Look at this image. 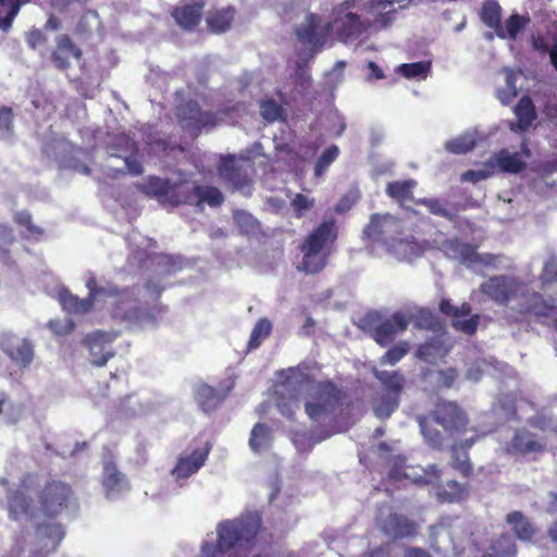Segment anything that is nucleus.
Returning <instances> with one entry per match:
<instances>
[{"instance_id": "obj_53", "label": "nucleus", "mask_w": 557, "mask_h": 557, "mask_svg": "<svg viewBox=\"0 0 557 557\" xmlns=\"http://www.w3.org/2000/svg\"><path fill=\"white\" fill-rule=\"evenodd\" d=\"M418 422L421 429V432L426 441V443L432 448H440L442 445L443 436L438 430H431L429 426V417L420 416L418 417Z\"/></svg>"}, {"instance_id": "obj_16", "label": "nucleus", "mask_w": 557, "mask_h": 557, "mask_svg": "<svg viewBox=\"0 0 557 557\" xmlns=\"http://www.w3.org/2000/svg\"><path fill=\"white\" fill-rule=\"evenodd\" d=\"M117 335L116 332L95 331L83 338L82 344L89 351L91 364L103 367L115 356L113 349L107 350L106 348L116 339Z\"/></svg>"}, {"instance_id": "obj_63", "label": "nucleus", "mask_w": 557, "mask_h": 557, "mask_svg": "<svg viewBox=\"0 0 557 557\" xmlns=\"http://www.w3.org/2000/svg\"><path fill=\"white\" fill-rule=\"evenodd\" d=\"M122 159L125 162L126 172L131 175L138 176L144 173V166L137 158L133 156H125Z\"/></svg>"}, {"instance_id": "obj_28", "label": "nucleus", "mask_w": 557, "mask_h": 557, "mask_svg": "<svg viewBox=\"0 0 557 557\" xmlns=\"http://www.w3.org/2000/svg\"><path fill=\"white\" fill-rule=\"evenodd\" d=\"M513 113L517 117L515 123H510L511 131L527 132L536 120L537 114L535 106L529 96H523L513 108Z\"/></svg>"}, {"instance_id": "obj_26", "label": "nucleus", "mask_w": 557, "mask_h": 557, "mask_svg": "<svg viewBox=\"0 0 557 557\" xmlns=\"http://www.w3.org/2000/svg\"><path fill=\"white\" fill-rule=\"evenodd\" d=\"M184 189L188 194V201L184 205L202 206L207 203L212 208L220 207L224 202V196L221 190L214 186L195 185L190 187L184 182Z\"/></svg>"}, {"instance_id": "obj_6", "label": "nucleus", "mask_w": 557, "mask_h": 557, "mask_svg": "<svg viewBox=\"0 0 557 557\" xmlns=\"http://www.w3.org/2000/svg\"><path fill=\"white\" fill-rule=\"evenodd\" d=\"M524 284L515 276L498 274L480 284L479 290L498 306H507L520 295Z\"/></svg>"}, {"instance_id": "obj_54", "label": "nucleus", "mask_w": 557, "mask_h": 557, "mask_svg": "<svg viewBox=\"0 0 557 557\" xmlns=\"http://www.w3.org/2000/svg\"><path fill=\"white\" fill-rule=\"evenodd\" d=\"M409 352V345L407 342H400L399 344L389 348L381 358L380 364L395 366Z\"/></svg>"}, {"instance_id": "obj_23", "label": "nucleus", "mask_w": 557, "mask_h": 557, "mask_svg": "<svg viewBox=\"0 0 557 557\" xmlns=\"http://www.w3.org/2000/svg\"><path fill=\"white\" fill-rule=\"evenodd\" d=\"M71 57L81 60L83 58V51L69 35H60L55 39V48L51 53V61L58 70L65 71L71 65Z\"/></svg>"}, {"instance_id": "obj_11", "label": "nucleus", "mask_w": 557, "mask_h": 557, "mask_svg": "<svg viewBox=\"0 0 557 557\" xmlns=\"http://www.w3.org/2000/svg\"><path fill=\"white\" fill-rule=\"evenodd\" d=\"M433 420L449 433H462L469 419L465 410L455 401L440 399L431 412Z\"/></svg>"}, {"instance_id": "obj_19", "label": "nucleus", "mask_w": 557, "mask_h": 557, "mask_svg": "<svg viewBox=\"0 0 557 557\" xmlns=\"http://www.w3.org/2000/svg\"><path fill=\"white\" fill-rule=\"evenodd\" d=\"M205 7L206 0H199L194 3L176 5L171 10L170 14L182 30L191 33L199 26Z\"/></svg>"}, {"instance_id": "obj_44", "label": "nucleus", "mask_w": 557, "mask_h": 557, "mask_svg": "<svg viewBox=\"0 0 557 557\" xmlns=\"http://www.w3.org/2000/svg\"><path fill=\"white\" fill-rule=\"evenodd\" d=\"M15 242L13 228L5 224H0V263L4 265L14 264L11 257V247Z\"/></svg>"}, {"instance_id": "obj_41", "label": "nucleus", "mask_w": 557, "mask_h": 557, "mask_svg": "<svg viewBox=\"0 0 557 557\" xmlns=\"http://www.w3.org/2000/svg\"><path fill=\"white\" fill-rule=\"evenodd\" d=\"M29 0H0V29L9 32L21 5Z\"/></svg>"}, {"instance_id": "obj_49", "label": "nucleus", "mask_w": 557, "mask_h": 557, "mask_svg": "<svg viewBox=\"0 0 557 557\" xmlns=\"http://www.w3.org/2000/svg\"><path fill=\"white\" fill-rule=\"evenodd\" d=\"M271 332L272 323L268 319L263 318L258 320L250 333L248 348H258L261 345V343L270 336Z\"/></svg>"}, {"instance_id": "obj_8", "label": "nucleus", "mask_w": 557, "mask_h": 557, "mask_svg": "<svg viewBox=\"0 0 557 557\" xmlns=\"http://www.w3.org/2000/svg\"><path fill=\"white\" fill-rule=\"evenodd\" d=\"M40 504L47 516H58L64 510L76 508V498L70 485L53 481L47 484L40 495Z\"/></svg>"}, {"instance_id": "obj_36", "label": "nucleus", "mask_w": 557, "mask_h": 557, "mask_svg": "<svg viewBox=\"0 0 557 557\" xmlns=\"http://www.w3.org/2000/svg\"><path fill=\"white\" fill-rule=\"evenodd\" d=\"M416 185L417 182L411 178L405 181H393L387 183L385 193L389 198L403 206L407 201H414L413 188Z\"/></svg>"}, {"instance_id": "obj_25", "label": "nucleus", "mask_w": 557, "mask_h": 557, "mask_svg": "<svg viewBox=\"0 0 557 557\" xmlns=\"http://www.w3.org/2000/svg\"><path fill=\"white\" fill-rule=\"evenodd\" d=\"M399 222L393 215L373 213L370 216L369 223L366 225L363 233L372 240H381L386 243L389 238V233L396 232Z\"/></svg>"}, {"instance_id": "obj_5", "label": "nucleus", "mask_w": 557, "mask_h": 557, "mask_svg": "<svg viewBox=\"0 0 557 557\" xmlns=\"http://www.w3.org/2000/svg\"><path fill=\"white\" fill-rule=\"evenodd\" d=\"M136 187L141 194L157 199L164 207L175 208L188 201V194L184 189V182L171 183L169 178L149 175L143 183L137 184Z\"/></svg>"}, {"instance_id": "obj_3", "label": "nucleus", "mask_w": 557, "mask_h": 557, "mask_svg": "<svg viewBox=\"0 0 557 557\" xmlns=\"http://www.w3.org/2000/svg\"><path fill=\"white\" fill-rule=\"evenodd\" d=\"M86 287L88 289V296L86 298L90 299L94 306L97 297L99 296H116V300L112 308V317L114 319L131 324H140L151 320L149 312L145 308L135 304L136 298L131 288H124L121 292H117L115 288L107 290L104 287L97 285V281L94 276L87 280Z\"/></svg>"}, {"instance_id": "obj_58", "label": "nucleus", "mask_w": 557, "mask_h": 557, "mask_svg": "<svg viewBox=\"0 0 557 557\" xmlns=\"http://www.w3.org/2000/svg\"><path fill=\"white\" fill-rule=\"evenodd\" d=\"M14 113L10 107L0 108V138L7 139L13 135Z\"/></svg>"}, {"instance_id": "obj_10", "label": "nucleus", "mask_w": 557, "mask_h": 557, "mask_svg": "<svg viewBox=\"0 0 557 557\" xmlns=\"http://www.w3.org/2000/svg\"><path fill=\"white\" fill-rule=\"evenodd\" d=\"M348 7V1L343 3L331 22L332 29H335L338 39L343 42L359 38L373 26L370 20H362L360 15L347 11Z\"/></svg>"}, {"instance_id": "obj_39", "label": "nucleus", "mask_w": 557, "mask_h": 557, "mask_svg": "<svg viewBox=\"0 0 557 557\" xmlns=\"http://www.w3.org/2000/svg\"><path fill=\"white\" fill-rule=\"evenodd\" d=\"M272 440L271 428L265 423L258 422L251 430L249 446L256 453L267 450L271 447Z\"/></svg>"}, {"instance_id": "obj_52", "label": "nucleus", "mask_w": 557, "mask_h": 557, "mask_svg": "<svg viewBox=\"0 0 557 557\" xmlns=\"http://www.w3.org/2000/svg\"><path fill=\"white\" fill-rule=\"evenodd\" d=\"M339 148L336 145L327 147L322 154L318 158L314 165V175L321 176L327 168L338 158Z\"/></svg>"}, {"instance_id": "obj_40", "label": "nucleus", "mask_w": 557, "mask_h": 557, "mask_svg": "<svg viewBox=\"0 0 557 557\" xmlns=\"http://www.w3.org/2000/svg\"><path fill=\"white\" fill-rule=\"evenodd\" d=\"M465 486L455 480L436 486V497L442 503H458L465 498Z\"/></svg>"}, {"instance_id": "obj_43", "label": "nucleus", "mask_w": 557, "mask_h": 557, "mask_svg": "<svg viewBox=\"0 0 557 557\" xmlns=\"http://www.w3.org/2000/svg\"><path fill=\"white\" fill-rule=\"evenodd\" d=\"M505 87L496 90V98L503 106H508L517 96L518 74L511 69H505Z\"/></svg>"}, {"instance_id": "obj_14", "label": "nucleus", "mask_w": 557, "mask_h": 557, "mask_svg": "<svg viewBox=\"0 0 557 557\" xmlns=\"http://www.w3.org/2000/svg\"><path fill=\"white\" fill-rule=\"evenodd\" d=\"M331 30V22H324L317 13H309L306 22L296 28V36L301 44L319 50L325 45Z\"/></svg>"}, {"instance_id": "obj_29", "label": "nucleus", "mask_w": 557, "mask_h": 557, "mask_svg": "<svg viewBox=\"0 0 557 557\" xmlns=\"http://www.w3.org/2000/svg\"><path fill=\"white\" fill-rule=\"evenodd\" d=\"M7 484L8 482L5 480H1V488L8 493V510L10 518L13 520L22 518L32 520L33 513L29 507V500L18 491L13 493L7 487Z\"/></svg>"}, {"instance_id": "obj_61", "label": "nucleus", "mask_w": 557, "mask_h": 557, "mask_svg": "<svg viewBox=\"0 0 557 557\" xmlns=\"http://www.w3.org/2000/svg\"><path fill=\"white\" fill-rule=\"evenodd\" d=\"M214 436L210 432H201L195 438V447L191 453H210L213 448Z\"/></svg>"}, {"instance_id": "obj_7", "label": "nucleus", "mask_w": 557, "mask_h": 557, "mask_svg": "<svg viewBox=\"0 0 557 557\" xmlns=\"http://www.w3.org/2000/svg\"><path fill=\"white\" fill-rule=\"evenodd\" d=\"M519 296H521L523 300L519 305L518 310L506 315V320L510 325L525 322L531 315L535 318H548L556 308L554 299H546L539 292L524 293L522 288Z\"/></svg>"}, {"instance_id": "obj_27", "label": "nucleus", "mask_w": 557, "mask_h": 557, "mask_svg": "<svg viewBox=\"0 0 557 557\" xmlns=\"http://www.w3.org/2000/svg\"><path fill=\"white\" fill-rule=\"evenodd\" d=\"M389 475L395 480L406 478L414 483L434 484L438 479V469L435 465H429L426 468L420 466L399 468L395 461L394 468L391 470Z\"/></svg>"}, {"instance_id": "obj_18", "label": "nucleus", "mask_w": 557, "mask_h": 557, "mask_svg": "<svg viewBox=\"0 0 557 557\" xmlns=\"http://www.w3.org/2000/svg\"><path fill=\"white\" fill-rule=\"evenodd\" d=\"M409 325V319L403 312H395L381 321L373 330V339L382 347L394 342L398 334L404 333Z\"/></svg>"}, {"instance_id": "obj_1", "label": "nucleus", "mask_w": 557, "mask_h": 557, "mask_svg": "<svg viewBox=\"0 0 557 557\" xmlns=\"http://www.w3.org/2000/svg\"><path fill=\"white\" fill-rule=\"evenodd\" d=\"M261 524L258 512H247L234 520H226L218 524V543L206 541L201 547L200 557H225L227 550L255 539Z\"/></svg>"}, {"instance_id": "obj_2", "label": "nucleus", "mask_w": 557, "mask_h": 557, "mask_svg": "<svg viewBox=\"0 0 557 557\" xmlns=\"http://www.w3.org/2000/svg\"><path fill=\"white\" fill-rule=\"evenodd\" d=\"M338 237V227L334 219L323 220L304 239L300 245L302 260L298 270L307 274L321 272L329 259L330 250Z\"/></svg>"}, {"instance_id": "obj_35", "label": "nucleus", "mask_w": 557, "mask_h": 557, "mask_svg": "<svg viewBox=\"0 0 557 557\" xmlns=\"http://www.w3.org/2000/svg\"><path fill=\"white\" fill-rule=\"evenodd\" d=\"M13 222L24 230L21 231L23 238L28 240H40L45 235V230L36 225L33 221V215L27 210H21L14 213Z\"/></svg>"}, {"instance_id": "obj_62", "label": "nucleus", "mask_w": 557, "mask_h": 557, "mask_svg": "<svg viewBox=\"0 0 557 557\" xmlns=\"http://www.w3.org/2000/svg\"><path fill=\"white\" fill-rule=\"evenodd\" d=\"M450 465L465 475H468L472 471L469 455H453Z\"/></svg>"}, {"instance_id": "obj_30", "label": "nucleus", "mask_w": 557, "mask_h": 557, "mask_svg": "<svg viewBox=\"0 0 557 557\" xmlns=\"http://www.w3.org/2000/svg\"><path fill=\"white\" fill-rule=\"evenodd\" d=\"M235 13V8L232 5L209 10L206 17L208 29L214 34L227 32L234 22Z\"/></svg>"}, {"instance_id": "obj_37", "label": "nucleus", "mask_w": 557, "mask_h": 557, "mask_svg": "<svg viewBox=\"0 0 557 557\" xmlns=\"http://www.w3.org/2000/svg\"><path fill=\"white\" fill-rule=\"evenodd\" d=\"M495 163L502 172L510 174H518L527 166L519 152L511 153L507 149H502L495 156Z\"/></svg>"}, {"instance_id": "obj_13", "label": "nucleus", "mask_w": 557, "mask_h": 557, "mask_svg": "<svg viewBox=\"0 0 557 557\" xmlns=\"http://www.w3.org/2000/svg\"><path fill=\"white\" fill-rule=\"evenodd\" d=\"M0 348L20 369H28L35 358L34 344L13 333H5L0 338Z\"/></svg>"}, {"instance_id": "obj_38", "label": "nucleus", "mask_w": 557, "mask_h": 557, "mask_svg": "<svg viewBox=\"0 0 557 557\" xmlns=\"http://www.w3.org/2000/svg\"><path fill=\"white\" fill-rule=\"evenodd\" d=\"M506 522L511 527V530L518 540L531 541L534 534V528L522 512L512 511L508 513Z\"/></svg>"}, {"instance_id": "obj_42", "label": "nucleus", "mask_w": 557, "mask_h": 557, "mask_svg": "<svg viewBox=\"0 0 557 557\" xmlns=\"http://www.w3.org/2000/svg\"><path fill=\"white\" fill-rule=\"evenodd\" d=\"M448 248L455 253V257L463 264H474L481 261L476 248L468 243L458 239L448 242Z\"/></svg>"}, {"instance_id": "obj_48", "label": "nucleus", "mask_w": 557, "mask_h": 557, "mask_svg": "<svg viewBox=\"0 0 557 557\" xmlns=\"http://www.w3.org/2000/svg\"><path fill=\"white\" fill-rule=\"evenodd\" d=\"M414 202L420 206H424L430 213L445 218L449 221H453L455 215L448 209V203L446 200L440 198H419L416 199Z\"/></svg>"}, {"instance_id": "obj_34", "label": "nucleus", "mask_w": 557, "mask_h": 557, "mask_svg": "<svg viewBox=\"0 0 557 557\" xmlns=\"http://www.w3.org/2000/svg\"><path fill=\"white\" fill-rule=\"evenodd\" d=\"M372 373L387 391V394L400 396L404 392L406 379L400 371H381L373 369Z\"/></svg>"}, {"instance_id": "obj_56", "label": "nucleus", "mask_w": 557, "mask_h": 557, "mask_svg": "<svg viewBox=\"0 0 557 557\" xmlns=\"http://www.w3.org/2000/svg\"><path fill=\"white\" fill-rule=\"evenodd\" d=\"M314 206L315 200L313 198H309L300 193L296 194L290 201V207L294 210V216L297 219L305 216L308 211L314 208Z\"/></svg>"}, {"instance_id": "obj_50", "label": "nucleus", "mask_w": 557, "mask_h": 557, "mask_svg": "<svg viewBox=\"0 0 557 557\" xmlns=\"http://www.w3.org/2000/svg\"><path fill=\"white\" fill-rule=\"evenodd\" d=\"M233 219L243 234H255L259 230V222L252 214L247 211L235 210L233 212Z\"/></svg>"}, {"instance_id": "obj_22", "label": "nucleus", "mask_w": 557, "mask_h": 557, "mask_svg": "<svg viewBox=\"0 0 557 557\" xmlns=\"http://www.w3.org/2000/svg\"><path fill=\"white\" fill-rule=\"evenodd\" d=\"M64 536V530L59 523H46L38 525L36 537L38 540V552H34L33 557H44L57 549Z\"/></svg>"}, {"instance_id": "obj_31", "label": "nucleus", "mask_w": 557, "mask_h": 557, "mask_svg": "<svg viewBox=\"0 0 557 557\" xmlns=\"http://www.w3.org/2000/svg\"><path fill=\"white\" fill-rule=\"evenodd\" d=\"M208 455L181 456L171 471L176 481L187 479L196 473L206 462Z\"/></svg>"}, {"instance_id": "obj_17", "label": "nucleus", "mask_w": 557, "mask_h": 557, "mask_svg": "<svg viewBox=\"0 0 557 557\" xmlns=\"http://www.w3.org/2000/svg\"><path fill=\"white\" fill-rule=\"evenodd\" d=\"M440 311L447 315L454 318L451 321V326L468 335H473L479 326L480 315L473 314L469 319L460 320L461 317L470 315L472 308L470 304L463 302L460 307L454 306L449 299H442L440 302Z\"/></svg>"}, {"instance_id": "obj_57", "label": "nucleus", "mask_w": 557, "mask_h": 557, "mask_svg": "<svg viewBox=\"0 0 557 557\" xmlns=\"http://www.w3.org/2000/svg\"><path fill=\"white\" fill-rule=\"evenodd\" d=\"M529 22V17H524L519 14L510 15L504 26L505 38L509 37L511 39H516L517 35L527 26Z\"/></svg>"}, {"instance_id": "obj_47", "label": "nucleus", "mask_w": 557, "mask_h": 557, "mask_svg": "<svg viewBox=\"0 0 557 557\" xmlns=\"http://www.w3.org/2000/svg\"><path fill=\"white\" fill-rule=\"evenodd\" d=\"M400 403V396L387 394L374 401L373 411L380 419H387L397 410Z\"/></svg>"}, {"instance_id": "obj_33", "label": "nucleus", "mask_w": 557, "mask_h": 557, "mask_svg": "<svg viewBox=\"0 0 557 557\" xmlns=\"http://www.w3.org/2000/svg\"><path fill=\"white\" fill-rule=\"evenodd\" d=\"M502 7L496 0H486L481 10V20L488 27L495 30L496 35L504 39V25L500 22Z\"/></svg>"}, {"instance_id": "obj_45", "label": "nucleus", "mask_w": 557, "mask_h": 557, "mask_svg": "<svg viewBox=\"0 0 557 557\" xmlns=\"http://www.w3.org/2000/svg\"><path fill=\"white\" fill-rule=\"evenodd\" d=\"M511 446L516 453H540L542 450L541 444L528 431H518L511 441Z\"/></svg>"}, {"instance_id": "obj_60", "label": "nucleus", "mask_w": 557, "mask_h": 557, "mask_svg": "<svg viewBox=\"0 0 557 557\" xmlns=\"http://www.w3.org/2000/svg\"><path fill=\"white\" fill-rule=\"evenodd\" d=\"M475 146V141L469 137H459L447 141L446 149L455 154L467 153Z\"/></svg>"}, {"instance_id": "obj_51", "label": "nucleus", "mask_w": 557, "mask_h": 557, "mask_svg": "<svg viewBox=\"0 0 557 557\" xmlns=\"http://www.w3.org/2000/svg\"><path fill=\"white\" fill-rule=\"evenodd\" d=\"M488 549L505 557H513L517 553L516 544L512 537L508 534L499 535L491 543Z\"/></svg>"}, {"instance_id": "obj_15", "label": "nucleus", "mask_w": 557, "mask_h": 557, "mask_svg": "<svg viewBox=\"0 0 557 557\" xmlns=\"http://www.w3.org/2000/svg\"><path fill=\"white\" fill-rule=\"evenodd\" d=\"M219 175L233 191L250 194L252 180L249 175L248 166L238 162L235 157L228 156L222 160L219 166Z\"/></svg>"}, {"instance_id": "obj_4", "label": "nucleus", "mask_w": 557, "mask_h": 557, "mask_svg": "<svg viewBox=\"0 0 557 557\" xmlns=\"http://www.w3.org/2000/svg\"><path fill=\"white\" fill-rule=\"evenodd\" d=\"M344 392L331 381L319 382L305 404L308 417L317 422L333 420L342 411Z\"/></svg>"}, {"instance_id": "obj_59", "label": "nucleus", "mask_w": 557, "mask_h": 557, "mask_svg": "<svg viewBox=\"0 0 557 557\" xmlns=\"http://www.w3.org/2000/svg\"><path fill=\"white\" fill-rule=\"evenodd\" d=\"M430 65L424 62L405 63L399 66V72L407 78L425 77Z\"/></svg>"}, {"instance_id": "obj_55", "label": "nucleus", "mask_w": 557, "mask_h": 557, "mask_svg": "<svg viewBox=\"0 0 557 557\" xmlns=\"http://www.w3.org/2000/svg\"><path fill=\"white\" fill-rule=\"evenodd\" d=\"M283 107L274 99H265L260 104V114L268 122H275L283 117Z\"/></svg>"}, {"instance_id": "obj_46", "label": "nucleus", "mask_w": 557, "mask_h": 557, "mask_svg": "<svg viewBox=\"0 0 557 557\" xmlns=\"http://www.w3.org/2000/svg\"><path fill=\"white\" fill-rule=\"evenodd\" d=\"M137 145L128 135L119 134L114 136L112 143L109 145V152L112 157L123 158L127 153L137 152Z\"/></svg>"}, {"instance_id": "obj_32", "label": "nucleus", "mask_w": 557, "mask_h": 557, "mask_svg": "<svg viewBox=\"0 0 557 557\" xmlns=\"http://www.w3.org/2000/svg\"><path fill=\"white\" fill-rule=\"evenodd\" d=\"M58 298L62 309L72 314H85L94 308L90 299L79 298L66 288L59 290Z\"/></svg>"}, {"instance_id": "obj_9", "label": "nucleus", "mask_w": 557, "mask_h": 557, "mask_svg": "<svg viewBox=\"0 0 557 557\" xmlns=\"http://www.w3.org/2000/svg\"><path fill=\"white\" fill-rule=\"evenodd\" d=\"M376 525L380 531L393 540L413 537L417 534V523L407 516L393 512L387 506L377 510Z\"/></svg>"}, {"instance_id": "obj_24", "label": "nucleus", "mask_w": 557, "mask_h": 557, "mask_svg": "<svg viewBox=\"0 0 557 557\" xmlns=\"http://www.w3.org/2000/svg\"><path fill=\"white\" fill-rule=\"evenodd\" d=\"M454 520L446 517L442 518L437 524L430 527V541L432 548L442 555H447L456 550L450 531Z\"/></svg>"}, {"instance_id": "obj_20", "label": "nucleus", "mask_w": 557, "mask_h": 557, "mask_svg": "<svg viewBox=\"0 0 557 557\" xmlns=\"http://www.w3.org/2000/svg\"><path fill=\"white\" fill-rule=\"evenodd\" d=\"M232 388V385L213 387L207 383H201L195 391V399L202 411L212 412L227 398Z\"/></svg>"}, {"instance_id": "obj_21", "label": "nucleus", "mask_w": 557, "mask_h": 557, "mask_svg": "<svg viewBox=\"0 0 557 557\" xmlns=\"http://www.w3.org/2000/svg\"><path fill=\"white\" fill-rule=\"evenodd\" d=\"M101 482L108 499H115L128 490V482L125 475L111 459L103 460Z\"/></svg>"}, {"instance_id": "obj_12", "label": "nucleus", "mask_w": 557, "mask_h": 557, "mask_svg": "<svg viewBox=\"0 0 557 557\" xmlns=\"http://www.w3.org/2000/svg\"><path fill=\"white\" fill-rule=\"evenodd\" d=\"M176 116L183 127L200 131L203 127H214L218 124V116L212 111L201 109L198 101L187 99L176 107Z\"/></svg>"}, {"instance_id": "obj_64", "label": "nucleus", "mask_w": 557, "mask_h": 557, "mask_svg": "<svg viewBox=\"0 0 557 557\" xmlns=\"http://www.w3.org/2000/svg\"><path fill=\"white\" fill-rule=\"evenodd\" d=\"M457 371L453 368L438 371V382L443 387H451L457 379Z\"/></svg>"}]
</instances>
